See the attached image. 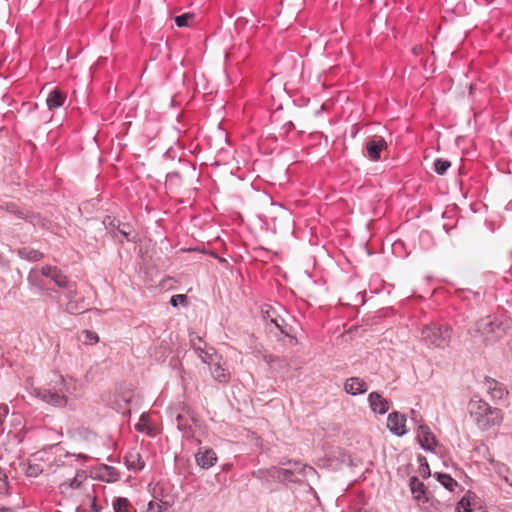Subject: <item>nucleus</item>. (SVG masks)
<instances>
[{"instance_id":"obj_1","label":"nucleus","mask_w":512,"mask_h":512,"mask_svg":"<svg viewBox=\"0 0 512 512\" xmlns=\"http://www.w3.org/2000/svg\"><path fill=\"white\" fill-rule=\"evenodd\" d=\"M468 411L473 422L481 431H487L494 426L501 425L503 412L492 407L478 396H473L468 403Z\"/></svg>"},{"instance_id":"obj_2","label":"nucleus","mask_w":512,"mask_h":512,"mask_svg":"<svg viewBox=\"0 0 512 512\" xmlns=\"http://www.w3.org/2000/svg\"><path fill=\"white\" fill-rule=\"evenodd\" d=\"M452 328L449 325L431 324L423 327L421 339L428 345L437 348H445L449 345Z\"/></svg>"},{"instance_id":"obj_3","label":"nucleus","mask_w":512,"mask_h":512,"mask_svg":"<svg viewBox=\"0 0 512 512\" xmlns=\"http://www.w3.org/2000/svg\"><path fill=\"white\" fill-rule=\"evenodd\" d=\"M61 385L59 389H56V387L51 389H39L36 392V396L40 398L43 402L50 404L54 407H65L67 404V397L65 396V391L68 389L67 381L63 376H59L58 383Z\"/></svg>"},{"instance_id":"obj_4","label":"nucleus","mask_w":512,"mask_h":512,"mask_svg":"<svg viewBox=\"0 0 512 512\" xmlns=\"http://www.w3.org/2000/svg\"><path fill=\"white\" fill-rule=\"evenodd\" d=\"M276 473V481L279 482H292L298 483L302 482L308 476L315 475L316 470L312 466H301L299 472L292 470V468H280L276 467V470H273Z\"/></svg>"},{"instance_id":"obj_5","label":"nucleus","mask_w":512,"mask_h":512,"mask_svg":"<svg viewBox=\"0 0 512 512\" xmlns=\"http://www.w3.org/2000/svg\"><path fill=\"white\" fill-rule=\"evenodd\" d=\"M501 324L495 321L492 316H486L476 321L474 325L468 330L471 337H484L488 339L490 335H494L500 330Z\"/></svg>"},{"instance_id":"obj_6","label":"nucleus","mask_w":512,"mask_h":512,"mask_svg":"<svg viewBox=\"0 0 512 512\" xmlns=\"http://www.w3.org/2000/svg\"><path fill=\"white\" fill-rule=\"evenodd\" d=\"M176 410L179 411L175 417L178 430L183 432L184 435H190L192 432L191 421L193 418L189 414V408L185 403L181 402L177 405Z\"/></svg>"},{"instance_id":"obj_7","label":"nucleus","mask_w":512,"mask_h":512,"mask_svg":"<svg viewBox=\"0 0 512 512\" xmlns=\"http://www.w3.org/2000/svg\"><path fill=\"white\" fill-rule=\"evenodd\" d=\"M387 428L396 436L405 435L407 433L405 415L397 411L390 413L387 418Z\"/></svg>"},{"instance_id":"obj_8","label":"nucleus","mask_w":512,"mask_h":512,"mask_svg":"<svg viewBox=\"0 0 512 512\" xmlns=\"http://www.w3.org/2000/svg\"><path fill=\"white\" fill-rule=\"evenodd\" d=\"M417 440L425 451H434L437 440L427 425H420L417 430Z\"/></svg>"},{"instance_id":"obj_9","label":"nucleus","mask_w":512,"mask_h":512,"mask_svg":"<svg viewBox=\"0 0 512 512\" xmlns=\"http://www.w3.org/2000/svg\"><path fill=\"white\" fill-rule=\"evenodd\" d=\"M410 491L415 501L419 504L427 503L429 498L427 496V488L423 482H421L417 476H412L409 480Z\"/></svg>"},{"instance_id":"obj_10","label":"nucleus","mask_w":512,"mask_h":512,"mask_svg":"<svg viewBox=\"0 0 512 512\" xmlns=\"http://www.w3.org/2000/svg\"><path fill=\"white\" fill-rule=\"evenodd\" d=\"M487 393L491 396L494 400H501L504 398L505 395L508 394V391L504 384L498 382L497 380L485 377L484 381Z\"/></svg>"},{"instance_id":"obj_11","label":"nucleus","mask_w":512,"mask_h":512,"mask_svg":"<svg viewBox=\"0 0 512 512\" xmlns=\"http://www.w3.org/2000/svg\"><path fill=\"white\" fill-rule=\"evenodd\" d=\"M344 390L352 396L364 394L368 390L367 383L359 377H350L344 383Z\"/></svg>"},{"instance_id":"obj_12","label":"nucleus","mask_w":512,"mask_h":512,"mask_svg":"<svg viewBox=\"0 0 512 512\" xmlns=\"http://www.w3.org/2000/svg\"><path fill=\"white\" fill-rule=\"evenodd\" d=\"M368 402L373 412L385 414L389 410L388 401L378 392H371L368 396Z\"/></svg>"},{"instance_id":"obj_13","label":"nucleus","mask_w":512,"mask_h":512,"mask_svg":"<svg viewBox=\"0 0 512 512\" xmlns=\"http://www.w3.org/2000/svg\"><path fill=\"white\" fill-rule=\"evenodd\" d=\"M195 460L201 468L209 469L217 461V456L213 449L207 448L203 451L199 450L195 455Z\"/></svg>"},{"instance_id":"obj_14","label":"nucleus","mask_w":512,"mask_h":512,"mask_svg":"<svg viewBox=\"0 0 512 512\" xmlns=\"http://www.w3.org/2000/svg\"><path fill=\"white\" fill-rule=\"evenodd\" d=\"M42 274H45V277L49 278L58 287L67 285V277L56 266H43Z\"/></svg>"},{"instance_id":"obj_15","label":"nucleus","mask_w":512,"mask_h":512,"mask_svg":"<svg viewBox=\"0 0 512 512\" xmlns=\"http://www.w3.org/2000/svg\"><path fill=\"white\" fill-rule=\"evenodd\" d=\"M124 460L129 470L141 471L145 466V462L143 461L141 454L137 450L129 451L125 455Z\"/></svg>"},{"instance_id":"obj_16","label":"nucleus","mask_w":512,"mask_h":512,"mask_svg":"<svg viewBox=\"0 0 512 512\" xmlns=\"http://www.w3.org/2000/svg\"><path fill=\"white\" fill-rule=\"evenodd\" d=\"M387 146L386 141L382 138H376L368 141L366 145L369 157L376 161L380 159V152Z\"/></svg>"},{"instance_id":"obj_17","label":"nucleus","mask_w":512,"mask_h":512,"mask_svg":"<svg viewBox=\"0 0 512 512\" xmlns=\"http://www.w3.org/2000/svg\"><path fill=\"white\" fill-rule=\"evenodd\" d=\"M45 277V274H42V268L37 269L33 268L29 271L27 275V281L29 285L33 288H35L38 291H44L45 289V283L43 278Z\"/></svg>"},{"instance_id":"obj_18","label":"nucleus","mask_w":512,"mask_h":512,"mask_svg":"<svg viewBox=\"0 0 512 512\" xmlns=\"http://www.w3.org/2000/svg\"><path fill=\"white\" fill-rule=\"evenodd\" d=\"M103 223L106 226L116 228L117 231L125 237V239L129 242H135L134 238L130 237L131 234V227L128 223H121L120 221H117V224H115V220L112 219L110 216H107Z\"/></svg>"},{"instance_id":"obj_19","label":"nucleus","mask_w":512,"mask_h":512,"mask_svg":"<svg viewBox=\"0 0 512 512\" xmlns=\"http://www.w3.org/2000/svg\"><path fill=\"white\" fill-rule=\"evenodd\" d=\"M66 95L58 88L53 89L46 99V104L50 110L57 109L64 104Z\"/></svg>"},{"instance_id":"obj_20","label":"nucleus","mask_w":512,"mask_h":512,"mask_svg":"<svg viewBox=\"0 0 512 512\" xmlns=\"http://www.w3.org/2000/svg\"><path fill=\"white\" fill-rule=\"evenodd\" d=\"M17 255L21 259L30 262H38L44 257V254L42 252L29 246L19 248L17 250Z\"/></svg>"},{"instance_id":"obj_21","label":"nucleus","mask_w":512,"mask_h":512,"mask_svg":"<svg viewBox=\"0 0 512 512\" xmlns=\"http://www.w3.org/2000/svg\"><path fill=\"white\" fill-rule=\"evenodd\" d=\"M120 477L119 471L112 466L103 465L99 469V478L106 482H116Z\"/></svg>"},{"instance_id":"obj_22","label":"nucleus","mask_w":512,"mask_h":512,"mask_svg":"<svg viewBox=\"0 0 512 512\" xmlns=\"http://www.w3.org/2000/svg\"><path fill=\"white\" fill-rule=\"evenodd\" d=\"M113 512H132L133 506L126 497H114L112 500Z\"/></svg>"},{"instance_id":"obj_23","label":"nucleus","mask_w":512,"mask_h":512,"mask_svg":"<svg viewBox=\"0 0 512 512\" xmlns=\"http://www.w3.org/2000/svg\"><path fill=\"white\" fill-rule=\"evenodd\" d=\"M210 372L213 378L220 383H226L229 380V373L218 362L210 365Z\"/></svg>"},{"instance_id":"obj_24","label":"nucleus","mask_w":512,"mask_h":512,"mask_svg":"<svg viewBox=\"0 0 512 512\" xmlns=\"http://www.w3.org/2000/svg\"><path fill=\"white\" fill-rule=\"evenodd\" d=\"M273 470H276V466H272L267 469H258L255 471H252L251 475L253 478L262 480V481H276V473L273 472Z\"/></svg>"},{"instance_id":"obj_25","label":"nucleus","mask_w":512,"mask_h":512,"mask_svg":"<svg viewBox=\"0 0 512 512\" xmlns=\"http://www.w3.org/2000/svg\"><path fill=\"white\" fill-rule=\"evenodd\" d=\"M434 477L449 491H454L455 487L458 486L457 481L449 474L436 472Z\"/></svg>"},{"instance_id":"obj_26","label":"nucleus","mask_w":512,"mask_h":512,"mask_svg":"<svg viewBox=\"0 0 512 512\" xmlns=\"http://www.w3.org/2000/svg\"><path fill=\"white\" fill-rule=\"evenodd\" d=\"M195 352L198 355V357L202 360V362L208 365L213 364L214 359L217 356L213 348L205 350L203 347H201L200 350H196Z\"/></svg>"},{"instance_id":"obj_27","label":"nucleus","mask_w":512,"mask_h":512,"mask_svg":"<svg viewBox=\"0 0 512 512\" xmlns=\"http://www.w3.org/2000/svg\"><path fill=\"white\" fill-rule=\"evenodd\" d=\"M271 324L281 332V334L285 336H290L291 326H289L285 320L279 316L276 318H271Z\"/></svg>"},{"instance_id":"obj_28","label":"nucleus","mask_w":512,"mask_h":512,"mask_svg":"<svg viewBox=\"0 0 512 512\" xmlns=\"http://www.w3.org/2000/svg\"><path fill=\"white\" fill-rule=\"evenodd\" d=\"M195 19V15L193 13L187 12L181 15H178L174 18L175 23L178 27H188L190 23Z\"/></svg>"},{"instance_id":"obj_29","label":"nucleus","mask_w":512,"mask_h":512,"mask_svg":"<svg viewBox=\"0 0 512 512\" xmlns=\"http://www.w3.org/2000/svg\"><path fill=\"white\" fill-rule=\"evenodd\" d=\"M0 209L5 210L18 218H24V212L14 202H6L0 205Z\"/></svg>"},{"instance_id":"obj_30","label":"nucleus","mask_w":512,"mask_h":512,"mask_svg":"<svg viewBox=\"0 0 512 512\" xmlns=\"http://www.w3.org/2000/svg\"><path fill=\"white\" fill-rule=\"evenodd\" d=\"M23 219H25L26 221L31 223L33 226H39L42 228L46 227V220L44 218H42L39 214H35V213L25 214L24 213Z\"/></svg>"},{"instance_id":"obj_31","label":"nucleus","mask_w":512,"mask_h":512,"mask_svg":"<svg viewBox=\"0 0 512 512\" xmlns=\"http://www.w3.org/2000/svg\"><path fill=\"white\" fill-rule=\"evenodd\" d=\"M61 288L65 290L64 296L67 299V301L75 300V297L77 295V286L75 282H70L67 279V285L62 286Z\"/></svg>"},{"instance_id":"obj_32","label":"nucleus","mask_w":512,"mask_h":512,"mask_svg":"<svg viewBox=\"0 0 512 512\" xmlns=\"http://www.w3.org/2000/svg\"><path fill=\"white\" fill-rule=\"evenodd\" d=\"M450 166L451 162L446 159L438 158L434 161V170L439 175H444Z\"/></svg>"},{"instance_id":"obj_33","label":"nucleus","mask_w":512,"mask_h":512,"mask_svg":"<svg viewBox=\"0 0 512 512\" xmlns=\"http://www.w3.org/2000/svg\"><path fill=\"white\" fill-rule=\"evenodd\" d=\"M84 310L83 305L77 300L67 301L65 304V311L70 314H79Z\"/></svg>"},{"instance_id":"obj_34","label":"nucleus","mask_w":512,"mask_h":512,"mask_svg":"<svg viewBox=\"0 0 512 512\" xmlns=\"http://www.w3.org/2000/svg\"><path fill=\"white\" fill-rule=\"evenodd\" d=\"M83 335H84V339H83L84 344L91 345V344H95L99 341L98 335L93 331L84 330Z\"/></svg>"},{"instance_id":"obj_35","label":"nucleus","mask_w":512,"mask_h":512,"mask_svg":"<svg viewBox=\"0 0 512 512\" xmlns=\"http://www.w3.org/2000/svg\"><path fill=\"white\" fill-rule=\"evenodd\" d=\"M25 473L28 477H37L42 473V468L38 464L29 463L25 470Z\"/></svg>"},{"instance_id":"obj_36","label":"nucleus","mask_w":512,"mask_h":512,"mask_svg":"<svg viewBox=\"0 0 512 512\" xmlns=\"http://www.w3.org/2000/svg\"><path fill=\"white\" fill-rule=\"evenodd\" d=\"M187 302V296L184 294H175L170 298V304L172 307H178L180 304Z\"/></svg>"},{"instance_id":"obj_37","label":"nucleus","mask_w":512,"mask_h":512,"mask_svg":"<svg viewBox=\"0 0 512 512\" xmlns=\"http://www.w3.org/2000/svg\"><path fill=\"white\" fill-rule=\"evenodd\" d=\"M279 464L280 465H289V468H292V470H295L297 472H299V470L301 469V466H307L306 464H302L301 462H298V461H291V460H285V459H281Z\"/></svg>"},{"instance_id":"obj_38","label":"nucleus","mask_w":512,"mask_h":512,"mask_svg":"<svg viewBox=\"0 0 512 512\" xmlns=\"http://www.w3.org/2000/svg\"><path fill=\"white\" fill-rule=\"evenodd\" d=\"M190 343L195 351L200 350L202 338L200 336H198L196 333H191L190 334Z\"/></svg>"},{"instance_id":"obj_39","label":"nucleus","mask_w":512,"mask_h":512,"mask_svg":"<svg viewBox=\"0 0 512 512\" xmlns=\"http://www.w3.org/2000/svg\"><path fill=\"white\" fill-rule=\"evenodd\" d=\"M470 502L465 498H462L456 507V512H471L470 510Z\"/></svg>"},{"instance_id":"obj_40","label":"nucleus","mask_w":512,"mask_h":512,"mask_svg":"<svg viewBox=\"0 0 512 512\" xmlns=\"http://www.w3.org/2000/svg\"><path fill=\"white\" fill-rule=\"evenodd\" d=\"M7 490H8L7 476L5 473H3L0 470V494L7 492Z\"/></svg>"},{"instance_id":"obj_41","label":"nucleus","mask_w":512,"mask_h":512,"mask_svg":"<svg viewBox=\"0 0 512 512\" xmlns=\"http://www.w3.org/2000/svg\"><path fill=\"white\" fill-rule=\"evenodd\" d=\"M262 313H263V318L266 320V321H270L271 322V318H276L277 316H275V310L268 306L266 309H263L262 310Z\"/></svg>"},{"instance_id":"obj_42","label":"nucleus","mask_w":512,"mask_h":512,"mask_svg":"<svg viewBox=\"0 0 512 512\" xmlns=\"http://www.w3.org/2000/svg\"><path fill=\"white\" fill-rule=\"evenodd\" d=\"M419 473L423 478H428L431 475L430 467L428 463L419 465Z\"/></svg>"},{"instance_id":"obj_43","label":"nucleus","mask_w":512,"mask_h":512,"mask_svg":"<svg viewBox=\"0 0 512 512\" xmlns=\"http://www.w3.org/2000/svg\"><path fill=\"white\" fill-rule=\"evenodd\" d=\"M162 505L156 501H150L146 512H162Z\"/></svg>"},{"instance_id":"obj_44","label":"nucleus","mask_w":512,"mask_h":512,"mask_svg":"<svg viewBox=\"0 0 512 512\" xmlns=\"http://www.w3.org/2000/svg\"><path fill=\"white\" fill-rule=\"evenodd\" d=\"M146 417H147V416H146V414H145V413H143V414L141 415L140 421H145V420H146ZM135 429H136L138 432H145V430H146V425H145L144 423H142V422H139V423H137V424L135 425Z\"/></svg>"},{"instance_id":"obj_45","label":"nucleus","mask_w":512,"mask_h":512,"mask_svg":"<svg viewBox=\"0 0 512 512\" xmlns=\"http://www.w3.org/2000/svg\"><path fill=\"white\" fill-rule=\"evenodd\" d=\"M462 294H464V298L465 299H469L470 296H472L474 299H477V298L480 297V293L479 292H475V291H472V290L463 291Z\"/></svg>"},{"instance_id":"obj_46","label":"nucleus","mask_w":512,"mask_h":512,"mask_svg":"<svg viewBox=\"0 0 512 512\" xmlns=\"http://www.w3.org/2000/svg\"><path fill=\"white\" fill-rule=\"evenodd\" d=\"M80 475L77 474L70 482V487L73 489H77L80 487L82 481L79 479Z\"/></svg>"},{"instance_id":"obj_47","label":"nucleus","mask_w":512,"mask_h":512,"mask_svg":"<svg viewBox=\"0 0 512 512\" xmlns=\"http://www.w3.org/2000/svg\"><path fill=\"white\" fill-rule=\"evenodd\" d=\"M8 414V407L6 405H0V424H2L4 418Z\"/></svg>"},{"instance_id":"obj_48","label":"nucleus","mask_w":512,"mask_h":512,"mask_svg":"<svg viewBox=\"0 0 512 512\" xmlns=\"http://www.w3.org/2000/svg\"><path fill=\"white\" fill-rule=\"evenodd\" d=\"M90 509L92 512L102 511V507L96 503L95 499H93V501L91 502Z\"/></svg>"},{"instance_id":"obj_49","label":"nucleus","mask_w":512,"mask_h":512,"mask_svg":"<svg viewBox=\"0 0 512 512\" xmlns=\"http://www.w3.org/2000/svg\"><path fill=\"white\" fill-rule=\"evenodd\" d=\"M174 178H180V174L177 171H172L167 174V180L172 181Z\"/></svg>"},{"instance_id":"obj_50","label":"nucleus","mask_w":512,"mask_h":512,"mask_svg":"<svg viewBox=\"0 0 512 512\" xmlns=\"http://www.w3.org/2000/svg\"><path fill=\"white\" fill-rule=\"evenodd\" d=\"M417 460L419 462V465H421L423 463H428L427 459L423 455H418Z\"/></svg>"},{"instance_id":"obj_51","label":"nucleus","mask_w":512,"mask_h":512,"mask_svg":"<svg viewBox=\"0 0 512 512\" xmlns=\"http://www.w3.org/2000/svg\"><path fill=\"white\" fill-rule=\"evenodd\" d=\"M0 512H11V509L7 507H0Z\"/></svg>"},{"instance_id":"obj_52","label":"nucleus","mask_w":512,"mask_h":512,"mask_svg":"<svg viewBox=\"0 0 512 512\" xmlns=\"http://www.w3.org/2000/svg\"><path fill=\"white\" fill-rule=\"evenodd\" d=\"M505 482L509 484V482H511L512 479H510L509 477H505L504 478Z\"/></svg>"},{"instance_id":"obj_53","label":"nucleus","mask_w":512,"mask_h":512,"mask_svg":"<svg viewBox=\"0 0 512 512\" xmlns=\"http://www.w3.org/2000/svg\"><path fill=\"white\" fill-rule=\"evenodd\" d=\"M509 485L512 487V479H511V482H509Z\"/></svg>"}]
</instances>
